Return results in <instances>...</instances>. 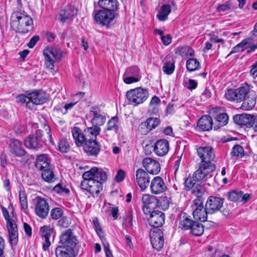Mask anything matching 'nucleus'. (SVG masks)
Masks as SVG:
<instances>
[{
    "instance_id": "3c124183",
    "label": "nucleus",
    "mask_w": 257,
    "mask_h": 257,
    "mask_svg": "<svg viewBox=\"0 0 257 257\" xmlns=\"http://www.w3.org/2000/svg\"><path fill=\"white\" fill-rule=\"evenodd\" d=\"M118 117L117 116L112 117L107 123V130L111 131L114 130L117 131L118 127L117 125Z\"/></svg>"
},
{
    "instance_id": "4be33fe9",
    "label": "nucleus",
    "mask_w": 257,
    "mask_h": 257,
    "mask_svg": "<svg viewBox=\"0 0 257 257\" xmlns=\"http://www.w3.org/2000/svg\"><path fill=\"white\" fill-rule=\"evenodd\" d=\"M251 194L245 193L241 191H232L229 192L227 194L228 199L235 202H242V203H246L250 198Z\"/></svg>"
},
{
    "instance_id": "4c0bfd02",
    "label": "nucleus",
    "mask_w": 257,
    "mask_h": 257,
    "mask_svg": "<svg viewBox=\"0 0 257 257\" xmlns=\"http://www.w3.org/2000/svg\"><path fill=\"white\" fill-rule=\"evenodd\" d=\"M171 11V7L169 5H164L161 7L157 17L159 21H165L167 19Z\"/></svg>"
},
{
    "instance_id": "5fc2aeb1",
    "label": "nucleus",
    "mask_w": 257,
    "mask_h": 257,
    "mask_svg": "<svg viewBox=\"0 0 257 257\" xmlns=\"http://www.w3.org/2000/svg\"><path fill=\"white\" fill-rule=\"evenodd\" d=\"M231 5L230 1H227L224 4L220 5L217 8L218 12H224L228 11L231 9Z\"/></svg>"
},
{
    "instance_id": "39448f33",
    "label": "nucleus",
    "mask_w": 257,
    "mask_h": 257,
    "mask_svg": "<svg viewBox=\"0 0 257 257\" xmlns=\"http://www.w3.org/2000/svg\"><path fill=\"white\" fill-rule=\"evenodd\" d=\"M215 165L199 163L198 169L193 173L191 178L197 180V182L206 181L212 177V173L215 171Z\"/></svg>"
},
{
    "instance_id": "79ce46f5",
    "label": "nucleus",
    "mask_w": 257,
    "mask_h": 257,
    "mask_svg": "<svg viewBox=\"0 0 257 257\" xmlns=\"http://www.w3.org/2000/svg\"><path fill=\"white\" fill-rule=\"evenodd\" d=\"M93 169L94 170L95 172H93V178L94 180L100 181L102 183L106 181L107 179V175L102 169L93 167Z\"/></svg>"
},
{
    "instance_id": "423d86ee",
    "label": "nucleus",
    "mask_w": 257,
    "mask_h": 257,
    "mask_svg": "<svg viewBox=\"0 0 257 257\" xmlns=\"http://www.w3.org/2000/svg\"><path fill=\"white\" fill-rule=\"evenodd\" d=\"M248 85L245 84L236 89H227L224 95V98L229 101L241 102L248 91Z\"/></svg>"
},
{
    "instance_id": "473e14b6",
    "label": "nucleus",
    "mask_w": 257,
    "mask_h": 257,
    "mask_svg": "<svg viewBox=\"0 0 257 257\" xmlns=\"http://www.w3.org/2000/svg\"><path fill=\"white\" fill-rule=\"evenodd\" d=\"M194 221L186 213L182 214L180 216L179 228L181 230H190Z\"/></svg>"
},
{
    "instance_id": "338daca9",
    "label": "nucleus",
    "mask_w": 257,
    "mask_h": 257,
    "mask_svg": "<svg viewBox=\"0 0 257 257\" xmlns=\"http://www.w3.org/2000/svg\"><path fill=\"white\" fill-rule=\"evenodd\" d=\"M58 224L60 226L66 228L70 224V220L67 217H63L58 221Z\"/></svg>"
},
{
    "instance_id": "f704fd0d",
    "label": "nucleus",
    "mask_w": 257,
    "mask_h": 257,
    "mask_svg": "<svg viewBox=\"0 0 257 257\" xmlns=\"http://www.w3.org/2000/svg\"><path fill=\"white\" fill-rule=\"evenodd\" d=\"M24 145L27 148L34 150H38L42 147L40 141L35 137L34 135H30L25 139Z\"/></svg>"
},
{
    "instance_id": "37998d69",
    "label": "nucleus",
    "mask_w": 257,
    "mask_h": 257,
    "mask_svg": "<svg viewBox=\"0 0 257 257\" xmlns=\"http://www.w3.org/2000/svg\"><path fill=\"white\" fill-rule=\"evenodd\" d=\"M200 67V63L195 58H190L186 62L187 69L190 72L198 70Z\"/></svg>"
},
{
    "instance_id": "72a5a7b5",
    "label": "nucleus",
    "mask_w": 257,
    "mask_h": 257,
    "mask_svg": "<svg viewBox=\"0 0 257 257\" xmlns=\"http://www.w3.org/2000/svg\"><path fill=\"white\" fill-rule=\"evenodd\" d=\"M100 128L98 126L88 127L84 130L86 142L96 141V137L99 135Z\"/></svg>"
},
{
    "instance_id": "ea45409f",
    "label": "nucleus",
    "mask_w": 257,
    "mask_h": 257,
    "mask_svg": "<svg viewBox=\"0 0 257 257\" xmlns=\"http://www.w3.org/2000/svg\"><path fill=\"white\" fill-rule=\"evenodd\" d=\"M39 234L41 238L45 240V243L43 245V249L44 251H46L48 249V226L44 225L41 227Z\"/></svg>"
},
{
    "instance_id": "a878e982",
    "label": "nucleus",
    "mask_w": 257,
    "mask_h": 257,
    "mask_svg": "<svg viewBox=\"0 0 257 257\" xmlns=\"http://www.w3.org/2000/svg\"><path fill=\"white\" fill-rule=\"evenodd\" d=\"M169 149V143L165 139H162L157 141L154 147L155 153L159 156H164L166 155L168 153Z\"/></svg>"
},
{
    "instance_id": "2eb2a0df",
    "label": "nucleus",
    "mask_w": 257,
    "mask_h": 257,
    "mask_svg": "<svg viewBox=\"0 0 257 257\" xmlns=\"http://www.w3.org/2000/svg\"><path fill=\"white\" fill-rule=\"evenodd\" d=\"M77 15V9L68 5L60 11L58 19L61 22L64 23L67 21L72 20Z\"/></svg>"
},
{
    "instance_id": "5701e85b",
    "label": "nucleus",
    "mask_w": 257,
    "mask_h": 257,
    "mask_svg": "<svg viewBox=\"0 0 257 257\" xmlns=\"http://www.w3.org/2000/svg\"><path fill=\"white\" fill-rule=\"evenodd\" d=\"M36 199L35 213L40 217L45 218L48 213V204L46 199L40 197L38 196Z\"/></svg>"
},
{
    "instance_id": "6e6d98bb",
    "label": "nucleus",
    "mask_w": 257,
    "mask_h": 257,
    "mask_svg": "<svg viewBox=\"0 0 257 257\" xmlns=\"http://www.w3.org/2000/svg\"><path fill=\"white\" fill-rule=\"evenodd\" d=\"M63 214L62 210L60 208H55L53 209L51 212V216L53 219H58L62 216Z\"/></svg>"
},
{
    "instance_id": "13d9d810",
    "label": "nucleus",
    "mask_w": 257,
    "mask_h": 257,
    "mask_svg": "<svg viewBox=\"0 0 257 257\" xmlns=\"http://www.w3.org/2000/svg\"><path fill=\"white\" fill-rule=\"evenodd\" d=\"M93 222L97 234L99 237H101L103 232L98 218L97 217L94 218L93 219Z\"/></svg>"
},
{
    "instance_id": "e2e57ef3",
    "label": "nucleus",
    "mask_w": 257,
    "mask_h": 257,
    "mask_svg": "<svg viewBox=\"0 0 257 257\" xmlns=\"http://www.w3.org/2000/svg\"><path fill=\"white\" fill-rule=\"evenodd\" d=\"M139 78L138 77L134 76H124L123 75V81L126 84H132L134 82H137L139 81Z\"/></svg>"
},
{
    "instance_id": "69168bd1",
    "label": "nucleus",
    "mask_w": 257,
    "mask_h": 257,
    "mask_svg": "<svg viewBox=\"0 0 257 257\" xmlns=\"http://www.w3.org/2000/svg\"><path fill=\"white\" fill-rule=\"evenodd\" d=\"M40 37L38 35H35L31 38L29 42L27 44V46L29 48H33L39 41Z\"/></svg>"
},
{
    "instance_id": "dca6fc26",
    "label": "nucleus",
    "mask_w": 257,
    "mask_h": 257,
    "mask_svg": "<svg viewBox=\"0 0 257 257\" xmlns=\"http://www.w3.org/2000/svg\"><path fill=\"white\" fill-rule=\"evenodd\" d=\"M148 222L150 225L154 228L161 227L165 222V213L159 210H154L151 212Z\"/></svg>"
},
{
    "instance_id": "f257e3e1",
    "label": "nucleus",
    "mask_w": 257,
    "mask_h": 257,
    "mask_svg": "<svg viewBox=\"0 0 257 257\" xmlns=\"http://www.w3.org/2000/svg\"><path fill=\"white\" fill-rule=\"evenodd\" d=\"M11 26L16 32L27 33L33 29V21L25 11H15L11 18Z\"/></svg>"
},
{
    "instance_id": "412c9836",
    "label": "nucleus",
    "mask_w": 257,
    "mask_h": 257,
    "mask_svg": "<svg viewBox=\"0 0 257 257\" xmlns=\"http://www.w3.org/2000/svg\"><path fill=\"white\" fill-rule=\"evenodd\" d=\"M90 114L93 116L91 123L94 126H98L103 125L105 121V115L102 113L98 106H92L90 109Z\"/></svg>"
},
{
    "instance_id": "4d7b16f0",
    "label": "nucleus",
    "mask_w": 257,
    "mask_h": 257,
    "mask_svg": "<svg viewBox=\"0 0 257 257\" xmlns=\"http://www.w3.org/2000/svg\"><path fill=\"white\" fill-rule=\"evenodd\" d=\"M252 39L250 38H246L243 39L240 43L237 44L241 51H243L245 49L247 48L248 45L251 43Z\"/></svg>"
},
{
    "instance_id": "603ef678",
    "label": "nucleus",
    "mask_w": 257,
    "mask_h": 257,
    "mask_svg": "<svg viewBox=\"0 0 257 257\" xmlns=\"http://www.w3.org/2000/svg\"><path fill=\"white\" fill-rule=\"evenodd\" d=\"M149 126V129L151 131L155 128L160 123V119L158 118L150 117L146 120Z\"/></svg>"
},
{
    "instance_id": "b1692460",
    "label": "nucleus",
    "mask_w": 257,
    "mask_h": 257,
    "mask_svg": "<svg viewBox=\"0 0 257 257\" xmlns=\"http://www.w3.org/2000/svg\"><path fill=\"white\" fill-rule=\"evenodd\" d=\"M234 122L238 125L247 127L253 126L254 117L253 115L243 113L235 115L233 117Z\"/></svg>"
},
{
    "instance_id": "8fccbe9b",
    "label": "nucleus",
    "mask_w": 257,
    "mask_h": 257,
    "mask_svg": "<svg viewBox=\"0 0 257 257\" xmlns=\"http://www.w3.org/2000/svg\"><path fill=\"white\" fill-rule=\"evenodd\" d=\"M19 200L22 208L24 209H27L28 202L26 193L25 191L20 190L19 192Z\"/></svg>"
},
{
    "instance_id": "4468645a",
    "label": "nucleus",
    "mask_w": 257,
    "mask_h": 257,
    "mask_svg": "<svg viewBox=\"0 0 257 257\" xmlns=\"http://www.w3.org/2000/svg\"><path fill=\"white\" fill-rule=\"evenodd\" d=\"M203 203V202H201L200 204H198L192 202L191 204V207L193 210L192 214L194 219L201 222L206 221L207 214H209L207 212L206 206L204 208Z\"/></svg>"
},
{
    "instance_id": "f03ea898",
    "label": "nucleus",
    "mask_w": 257,
    "mask_h": 257,
    "mask_svg": "<svg viewBox=\"0 0 257 257\" xmlns=\"http://www.w3.org/2000/svg\"><path fill=\"white\" fill-rule=\"evenodd\" d=\"M94 24L108 29L112 22L118 16L115 12H111L104 10H95L92 13Z\"/></svg>"
},
{
    "instance_id": "bb28decb",
    "label": "nucleus",
    "mask_w": 257,
    "mask_h": 257,
    "mask_svg": "<svg viewBox=\"0 0 257 257\" xmlns=\"http://www.w3.org/2000/svg\"><path fill=\"white\" fill-rule=\"evenodd\" d=\"M98 6L100 10H104L111 12H115L118 9L119 4L117 0H99Z\"/></svg>"
},
{
    "instance_id": "1a4fd4ad",
    "label": "nucleus",
    "mask_w": 257,
    "mask_h": 257,
    "mask_svg": "<svg viewBox=\"0 0 257 257\" xmlns=\"http://www.w3.org/2000/svg\"><path fill=\"white\" fill-rule=\"evenodd\" d=\"M61 245L76 249L78 243L77 237L74 234L71 229H68L63 232L60 237Z\"/></svg>"
},
{
    "instance_id": "774afa93",
    "label": "nucleus",
    "mask_w": 257,
    "mask_h": 257,
    "mask_svg": "<svg viewBox=\"0 0 257 257\" xmlns=\"http://www.w3.org/2000/svg\"><path fill=\"white\" fill-rule=\"evenodd\" d=\"M170 199L167 197H163L160 200V205L164 209H167L169 206Z\"/></svg>"
},
{
    "instance_id": "09e8293b",
    "label": "nucleus",
    "mask_w": 257,
    "mask_h": 257,
    "mask_svg": "<svg viewBox=\"0 0 257 257\" xmlns=\"http://www.w3.org/2000/svg\"><path fill=\"white\" fill-rule=\"evenodd\" d=\"M140 74V69L138 66H133L127 68L124 73V76H134L138 77Z\"/></svg>"
},
{
    "instance_id": "58836bf2",
    "label": "nucleus",
    "mask_w": 257,
    "mask_h": 257,
    "mask_svg": "<svg viewBox=\"0 0 257 257\" xmlns=\"http://www.w3.org/2000/svg\"><path fill=\"white\" fill-rule=\"evenodd\" d=\"M190 233L194 236H201L204 232V226L200 222L194 221L191 226L190 229Z\"/></svg>"
},
{
    "instance_id": "6e6552de",
    "label": "nucleus",
    "mask_w": 257,
    "mask_h": 257,
    "mask_svg": "<svg viewBox=\"0 0 257 257\" xmlns=\"http://www.w3.org/2000/svg\"><path fill=\"white\" fill-rule=\"evenodd\" d=\"M151 242L153 248L161 250L164 245V235L162 230L158 228H153L150 232Z\"/></svg>"
},
{
    "instance_id": "2f4dec72",
    "label": "nucleus",
    "mask_w": 257,
    "mask_h": 257,
    "mask_svg": "<svg viewBox=\"0 0 257 257\" xmlns=\"http://www.w3.org/2000/svg\"><path fill=\"white\" fill-rule=\"evenodd\" d=\"M55 254L57 257H75L77 254L76 249L62 245L56 248Z\"/></svg>"
},
{
    "instance_id": "a19ab883",
    "label": "nucleus",
    "mask_w": 257,
    "mask_h": 257,
    "mask_svg": "<svg viewBox=\"0 0 257 257\" xmlns=\"http://www.w3.org/2000/svg\"><path fill=\"white\" fill-rule=\"evenodd\" d=\"M175 63V61L173 58H171V60L165 61L162 67L163 71L167 75L172 74L174 71Z\"/></svg>"
},
{
    "instance_id": "20e7f679",
    "label": "nucleus",
    "mask_w": 257,
    "mask_h": 257,
    "mask_svg": "<svg viewBox=\"0 0 257 257\" xmlns=\"http://www.w3.org/2000/svg\"><path fill=\"white\" fill-rule=\"evenodd\" d=\"M126 98L129 102L134 106L142 104L149 97L147 89L142 87L131 89L126 92Z\"/></svg>"
},
{
    "instance_id": "c9c22d12",
    "label": "nucleus",
    "mask_w": 257,
    "mask_h": 257,
    "mask_svg": "<svg viewBox=\"0 0 257 257\" xmlns=\"http://www.w3.org/2000/svg\"><path fill=\"white\" fill-rule=\"evenodd\" d=\"M89 192L92 195H98L102 190V182L98 180H90L89 181Z\"/></svg>"
},
{
    "instance_id": "a18cd8bd",
    "label": "nucleus",
    "mask_w": 257,
    "mask_h": 257,
    "mask_svg": "<svg viewBox=\"0 0 257 257\" xmlns=\"http://www.w3.org/2000/svg\"><path fill=\"white\" fill-rule=\"evenodd\" d=\"M71 143L66 138L62 139L59 143V151L62 153H67L70 149Z\"/></svg>"
},
{
    "instance_id": "a211bd4d",
    "label": "nucleus",
    "mask_w": 257,
    "mask_h": 257,
    "mask_svg": "<svg viewBox=\"0 0 257 257\" xmlns=\"http://www.w3.org/2000/svg\"><path fill=\"white\" fill-rule=\"evenodd\" d=\"M150 177L143 169H138L136 172V180L141 191H144L149 186Z\"/></svg>"
},
{
    "instance_id": "6ab92c4d",
    "label": "nucleus",
    "mask_w": 257,
    "mask_h": 257,
    "mask_svg": "<svg viewBox=\"0 0 257 257\" xmlns=\"http://www.w3.org/2000/svg\"><path fill=\"white\" fill-rule=\"evenodd\" d=\"M142 164L148 174L157 175L160 172V165L158 161L155 160L150 158H146L143 159Z\"/></svg>"
},
{
    "instance_id": "f8f14e48",
    "label": "nucleus",
    "mask_w": 257,
    "mask_h": 257,
    "mask_svg": "<svg viewBox=\"0 0 257 257\" xmlns=\"http://www.w3.org/2000/svg\"><path fill=\"white\" fill-rule=\"evenodd\" d=\"M223 201L224 199L220 197H209L205 204L207 212L211 214L216 212L222 207Z\"/></svg>"
},
{
    "instance_id": "864d4df0",
    "label": "nucleus",
    "mask_w": 257,
    "mask_h": 257,
    "mask_svg": "<svg viewBox=\"0 0 257 257\" xmlns=\"http://www.w3.org/2000/svg\"><path fill=\"white\" fill-rule=\"evenodd\" d=\"M9 241L11 245H16L18 241V231L9 232Z\"/></svg>"
},
{
    "instance_id": "680f3d73",
    "label": "nucleus",
    "mask_w": 257,
    "mask_h": 257,
    "mask_svg": "<svg viewBox=\"0 0 257 257\" xmlns=\"http://www.w3.org/2000/svg\"><path fill=\"white\" fill-rule=\"evenodd\" d=\"M94 170L92 168L89 171H86L83 173L82 177L84 180L90 181V180H94Z\"/></svg>"
},
{
    "instance_id": "0eeeda50",
    "label": "nucleus",
    "mask_w": 257,
    "mask_h": 257,
    "mask_svg": "<svg viewBox=\"0 0 257 257\" xmlns=\"http://www.w3.org/2000/svg\"><path fill=\"white\" fill-rule=\"evenodd\" d=\"M198 156L200 159V163L214 165L212 162L215 158L213 149L209 146L200 147L197 149Z\"/></svg>"
},
{
    "instance_id": "c85d7f7f",
    "label": "nucleus",
    "mask_w": 257,
    "mask_h": 257,
    "mask_svg": "<svg viewBox=\"0 0 257 257\" xmlns=\"http://www.w3.org/2000/svg\"><path fill=\"white\" fill-rule=\"evenodd\" d=\"M71 133L76 145L80 147L86 142L84 132H82L81 130L78 127H73L71 128Z\"/></svg>"
},
{
    "instance_id": "49530a36",
    "label": "nucleus",
    "mask_w": 257,
    "mask_h": 257,
    "mask_svg": "<svg viewBox=\"0 0 257 257\" xmlns=\"http://www.w3.org/2000/svg\"><path fill=\"white\" fill-rule=\"evenodd\" d=\"M244 150L239 145H235L232 148L230 155L232 157L241 158L244 156Z\"/></svg>"
},
{
    "instance_id": "c756f323",
    "label": "nucleus",
    "mask_w": 257,
    "mask_h": 257,
    "mask_svg": "<svg viewBox=\"0 0 257 257\" xmlns=\"http://www.w3.org/2000/svg\"><path fill=\"white\" fill-rule=\"evenodd\" d=\"M83 150L89 156H97L100 152V145L97 141L86 142L83 145Z\"/></svg>"
},
{
    "instance_id": "9b49d317",
    "label": "nucleus",
    "mask_w": 257,
    "mask_h": 257,
    "mask_svg": "<svg viewBox=\"0 0 257 257\" xmlns=\"http://www.w3.org/2000/svg\"><path fill=\"white\" fill-rule=\"evenodd\" d=\"M36 167L42 171L41 176L44 180L48 182V157L47 155L39 156L36 160Z\"/></svg>"
},
{
    "instance_id": "7ed1b4c3",
    "label": "nucleus",
    "mask_w": 257,
    "mask_h": 257,
    "mask_svg": "<svg viewBox=\"0 0 257 257\" xmlns=\"http://www.w3.org/2000/svg\"><path fill=\"white\" fill-rule=\"evenodd\" d=\"M196 182L197 180H195L193 178H191V176H189L184 182L185 190L187 191L192 190V193L197 197L193 202L200 204L201 202H203L202 195L205 190L202 185L197 183Z\"/></svg>"
},
{
    "instance_id": "f3484780",
    "label": "nucleus",
    "mask_w": 257,
    "mask_h": 257,
    "mask_svg": "<svg viewBox=\"0 0 257 257\" xmlns=\"http://www.w3.org/2000/svg\"><path fill=\"white\" fill-rule=\"evenodd\" d=\"M167 189L164 180L160 176L154 177L150 183V190L153 194H160L165 192Z\"/></svg>"
},
{
    "instance_id": "e433bc0d",
    "label": "nucleus",
    "mask_w": 257,
    "mask_h": 257,
    "mask_svg": "<svg viewBox=\"0 0 257 257\" xmlns=\"http://www.w3.org/2000/svg\"><path fill=\"white\" fill-rule=\"evenodd\" d=\"M216 124L214 126V130L225 125L228 121V116L226 113H220L217 114L215 118Z\"/></svg>"
},
{
    "instance_id": "0e129e2a",
    "label": "nucleus",
    "mask_w": 257,
    "mask_h": 257,
    "mask_svg": "<svg viewBox=\"0 0 257 257\" xmlns=\"http://www.w3.org/2000/svg\"><path fill=\"white\" fill-rule=\"evenodd\" d=\"M149 128V126L147 123L146 121L142 122L139 126L140 131L143 135H146L151 131Z\"/></svg>"
},
{
    "instance_id": "cd10ccee",
    "label": "nucleus",
    "mask_w": 257,
    "mask_h": 257,
    "mask_svg": "<svg viewBox=\"0 0 257 257\" xmlns=\"http://www.w3.org/2000/svg\"><path fill=\"white\" fill-rule=\"evenodd\" d=\"M49 53L53 56L54 59L51 58L49 55V70L52 71V73L54 75V63L59 61L63 57V52L59 47L52 48L49 50Z\"/></svg>"
},
{
    "instance_id": "c03bdc74",
    "label": "nucleus",
    "mask_w": 257,
    "mask_h": 257,
    "mask_svg": "<svg viewBox=\"0 0 257 257\" xmlns=\"http://www.w3.org/2000/svg\"><path fill=\"white\" fill-rule=\"evenodd\" d=\"M176 53L182 57L193 56L194 55V50L188 46L178 47L177 49Z\"/></svg>"
},
{
    "instance_id": "9d476101",
    "label": "nucleus",
    "mask_w": 257,
    "mask_h": 257,
    "mask_svg": "<svg viewBox=\"0 0 257 257\" xmlns=\"http://www.w3.org/2000/svg\"><path fill=\"white\" fill-rule=\"evenodd\" d=\"M143 204V210L144 213L148 215L150 214L158 205L159 200L156 196L150 194H144L142 197Z\"/></svg>"
},
{
    "instance_id": "ddd939ff",
    "label": "nucleus",
    "mask_w": 257,
    "mask_h": 257,
    "mask_svg": "<svg viewBox=\"0 0 257 257\" xmlns=\"http://www.w3.org/2000/svg\"><path fill=\"white\" fill-rule=\"evenodd\" d=\"M247 89L248 91L244 98L242 101L243 102L240 107L242 109L245 110L252 109L254 107L256 100L255 92L250 89L249 85H248Z\"/></svg>"
},
{
    "instance_id": "052dcab7",
    "label": "nucleus",
    "mask_w": 257,
    "mask_h": 257,
    "mask_svg": "<svg viewBox=\"0 0 257 257\" xmlns=\"http://www.w3.org/2000/svg\"><path fill=\"white\" fill-rule=\"evenodd\" d=\"M58 180L59 178L57 176V173L54 172L49 165V183H52Z\"/></svg>"
},
{
    "instance_id": "bf43d9fd",
    "label": "nucleus",
    "mask_w": 257,
    "mask_h": 257,
    "mask_svg": "<svg viewBox=\"0 0 257 257\" xmlns=\"http://www.w3.org/2000/svg\"><path fill=\"white\" fill-rule=\"evenodd\" d=\"M7 228L9 232L18 231V228L14 220H9L7 221Z\"/></svg>"
},
{
    "instance_id": "aec40b11",
    "label": "nucleus",
    "mask_w": 257,
    "mask_h": 257,
    "mask_svg": "<svg viewBox=\"0 0 257 257\" xmlns=\"http://www.w3.org/2000/svg\"><path fill=\"white\" fill-rule=\"evenodd\" d=\"M41 92V90H35L27 94L28 97L27 108H32L34 105L41 104L45 102L46 98L42 95Z\"/></svg>"
},
{
    "instance_id": "393cba45",
    "label": "nucleus",
    "mask_w": 257,
    "mask_h": 257,
    "mask_svg": "<svg viewBox=\"0 0 257 257\" xmlns=\"http://www.w3.org/2000/svg\"><path fill=\"white\" fill-rule=\"evenodd\" d=\"M22 142L17 139H12L10 144V152L16 157L24 156L26 152L23 149Z\"/></svg>"
},
{
    "instance_id": "7c9ffc66",
    "label": "nucleus",
    "mask_w": 257,
    "mask_h": 257,
    "mask_svg": "<svg viewBox=\"0 0 257 257\" xmlns=\"http://www.w3.org/2000/svg\"><path fill=\"white\" fill-rule=\"evenodd\" d=\"M213 126V120L207 115L202 116L198 121L197 127L202 131H209Z\"/></svg>"
},
{
    "instance_id": "de8ad7c7",
    "label": "nucleus",
    "mask_w": 257,
    "mask_h": 257,
    "mask_svg": "<svg viewBox=\"0 0 257 257\" xmlns=\"http://www.w3.org/2000/svg\"><path fill=\"white\" fill-rule=\"evenodd\" d=\"M51 192L60 195H68L70 193V190L68 188L62 187L61 183H59L52 188Z\"/></svg>"
}]
</instances>
